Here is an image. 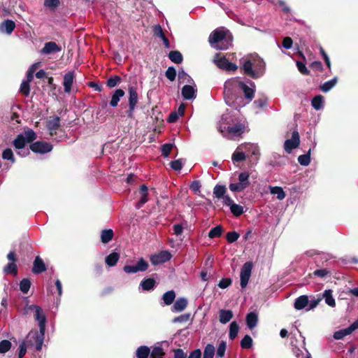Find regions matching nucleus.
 Listing matches in <instances>:
<instances>
[{
	"instance_id": "f257e3e1",
	"label": "nucleus",
	"mask_w": 358,
	"mask_h": 358,
	"mask_svg": "<svg viewBox=\"0 0 358 358\" xmlns=\"http://www.w3.org/2000/svg\"><path fill=\"white\" fill-rule=\"evenodd\" d=\"M255 92L252 81L244 82L241 77L231 78L224 85V99L230 107L238 110L252 101Z\"/></svg>"
},
{
	"instance_id": "f03ea898",
	"label": "nucleus",
	"mask_w": 358,
	"mask_h": 358,
	"mask_svg": "<svg viewBox=\"0 0 358 358\" xmlns=\"http://www.w3.org/2000/svg\"><path fill=\"white\" fill-rule=\"evenodd\" d=\"M243 73L253 79L262 77L266 71V63L257 55H248L239 60Z\"/></svg>"
},
{
	"instance_id": "7ed1b4c3",
	"label": "nucleus",
	"mask_w": 358,
	"mask_h": 358,
	"mask_svg": "<svg viewBox=\"0 0 358 358\" xmlns=\"http://www.w3.org/2000/svg\"><path fill=\"white\" fill-rule=\"evenodd\" d=\"M26 312L29 310L33 311L34 313V317L36 321L38 323L39 331H35L33 336V338L36 344V350L37 351H40L42 349L45 331V326H46V317L43 313L41 307L36 305H29L26 307Z\"/></svg>"
},
{
	"instance_id": "20e7f679",
	"label": "nucleus",
	"mask_w": 358,
	"mask_h": 358,
	"mask_svg": "<svg viewBox=\"0 0 358 358\" xmlns=\"http://www.w3.org/2000/svg\"><path fill=\"white\" fill-rule=\"evenodd\" d=\"M245 124L241 122L231 123V117L229 114L222 115L219 125V131L223 136L234 139L240 136L245 131Z\"/></svg>"
},
{
	"instance_id": "39448f33",
	"label": "nucleus",
	"mask_w": 358,
	"mask_h": 358,
	"mask_svg": "<svg viewBox=\"0 0 358 358\" xmlns=\"http://www.w3.org/2000/svg\"><path fill=\"white\" fill-rule=\"evenodd\" d=\"M209 43L218 50H227L232 43V36L229 30L222 27L213 31L209 36Z\"/></svg>"
},
{
	"instance_id": "423d86ee",
	"label": "nucleus",
	"mask_w": 358,
	"mask_h": 358,
	"mask_svg": "<svg viewBox=\"0 0 358 358\" xmlns=\"http://www.w3.org/2000/svg\"><path fill=\"white\" fill-rule=\"evenodd\" d=\"M37 138L36 133L31 129L24 130L22 134L17 136L13 141V145L15 149L21 150L27 143L34 141Z\"/></svg>"
},
{
	"instance_id": "0eeeda50",
	"label": "nucleus",
	"mask_w": 358,
	"mask_h": 358,
	"mask_svg": "<svg viewBox=\"0 0 358 358\" xmlns=\"http://www.w3.org/2000/svg\"><path fill=\"white\" fill-rule=\"evenodd\" d=\"M250 175L248 172H241L238 175V182L231 183L229 186V189L234 192H240L246 189L250 185Z\"/></svg>"
},
{
	"instance_id": "6e6552de",
	"label": "nucleus",
	"mask_w": 358,
	"mask_h": 358,
	"mask_svg": "<svg viewBox=\"0 0 358 358\" xmlns=\"http://www.w3.org/2000/svg\"><path fill=\"white\" fill-rule=\"evenodd\" d=\"M129 91V110L127 111L129 117H133L136 104L138 100V95L136 87L130 86Z\"/></svg>"
},
{
	"instance_id": "1a4fd4ad",
	"label": "nucleus",
	"mask_w": 358,
	"mask_h": 358,
	"mask_svg": "<svg viewBox=\"0 0 358 358\" xmlns=\"http://www.w3.org/2000/svg\"><path fill=\"white\" fill-rule=\"evenodd\" d=\"M213 61L217 66L222 70L235 71L238 69V66L236 64L230 62L225 56L220 57L217 55Z\"/></svg>"
},
{
	"instance_id": "9d476101",
	"label": "nucleus",
	"mask_w": 358,
	"mask_h": 358,
	"mask_svg": "<svg viewBox=\"0 0 358 358\" xmlns=\"http://www.w3.org/2000/svg\"><path fill=\"white\" fill-rule=\"evenodd\" d=\"M197 87L195 83L186 84L181 89V95L184 100L193 101L196 97Z\"/></svg>"
},
{
	"instance_id": "9b49d317",
	"label": "nucleus",
	"mask_w": 358,
	"mask_h": 358,
	"mask_svg": "<svg viewBox=\"0 0 358 358\" xmlns=\"http://www.w3.org/2000/svg\"><path fill=\"white\" fill-rule=\"evenodd\" d=\"M253 264L251 262H245L241 270V287L245 288L250 280Z\"/></svg>"
},
{
	"instance_id": "f8f14e48",
	"label": "nucleus",
	"mask_w": 358,
	"mask_h": 358,
	"mask_svg": "<svg viewBox=\"0 0 358 358\" xmlns=\"http://www.w3.org/2000/svg\"><path fill=\"white\" fill-rule=\"evenodd\" d=\"M148 268V264L141 258L135 265H125L123 270L127 273H135L138 271H145Z\"/></svg>"
},
{
	"instance_id": "ddd939ff",
	"label": "nucleus",
	"mask_w": 358,
	"mask_h": 358,
	"mask_svg": "<svg viewBox=\"0 0 358 358\" xmlns=\"http://www.w3.org/2000/svg\"><path fill=\"white\" fill-rule=\"evenodd\" d=\"M52 145L47 142L36 141L30 145V149L35 153L45 154L50 152L52 150Z\"/></svg>"
},
{
	"instance_id": "4468645a",
	"label": "nucleus",
	"mask_w": 358,
	"mask_h": 358,
	"mask_svg": "<svg viewBox=\"0 0 358 358\" xmlns=\"http://www.w3.org/2000/svg\"><path fill=\"white\" fill-rule=\"evenodd\" d=\"M299 134L297 131H294L292 134V138L285 141L284 148L287 153H290L294 149L299 146Z\"/></svg>"
},
{
	"instance_id": "2eb2a0df",
	"label": "nucleus",
	"mask_w": 358,
	"mask_h": 358,
	"mask_svg": "<svg viewBox=\"0 0 358 358\" xmlns=\"http://www.w3.org/2000/svg\"><path fill=\"white\" fill-rule=\"evenodd\" d=\"M171 258V253L167 250H163L150 257V262L153 265H158L168 262Z\"/></svg>"
},
{
	"instance_id": "dca6fc26",
	"label": "nucleus",
	"mask_w": 358,
	"mask_h": 358,
	"mask_svg": "<svg viewBox=\"0 0 358 358\" xmlns=\"http://www.w3.org/2000/svg\"><path fill=\"white\" fill-rule=\"evenodd\" d=\"M60 127V118L58 116H53L47 122V128L50 135L52 136L56 134L57 130Z\"/></svg>"
},
{
	"instance_id": "f3484780",
	"label": "nucleus",
	"mask_w": 358,
	"mask_h": 358,
	"mask_svg": "<svg viewBox=\"0 0 358 358\" xmlns=\"http://www.w3.org/2000/svg\"><path fill=\"white\" fill-rule=\"evenodd\" d=\"M15 28V23L11 20H5L0 24V32L10 35Z\"/></svg>"
},
{
	"instance_id": "a211bd4d",
	"label": "nucleus",
	"mask_w": 358,
	"mask_h": 358,
	"mask_svg": "<svg viewBox=\"0 0 358 358\" xmlns=\"http://www.w3.org/2000/svg\"><path fill=\"white\" fill-rule=\"evenodd\" d=\"M74 72L69 71L64 76V90L66 93H70L71 91V87L74 80Z\"/></svg>"
},
{
	"instance_id": "6ab92c4d",
	"label": "nucleus",
	"mask_w": 358,
	"mask_h": 358,
	"mask_svg": "<svg viewBox=\"0 0 358 358\" xmlns=\"http://www.w3.org/2000/svg\"><path fill=\"white\" fill-rule=\"evenodd\" d=\"M61 51V48L56 43L50 41L45 43L44 47L41 50V53L49 55Z\"/></svg>"
},
{
	"instance_id": "aec40b11",
	"label": "nucleus",
	"mask_w": 358,
	"mask_h": 358,
	"mask_svg": "<svg viewBox=\"0 0 358 358\" xmlns=\"http://www.w3.org/2000/svg\"><path fill=\"white\" fill-rule=\"evenodd\" d=\"M308 303V296L307 295H301L295 299L294 306L296 310H300L305 309L306 310Z\"/></svg>"
},
{
	"instance_id": "412c9836",
	"label": "nucleus",
	"mask_w": 358,
	"mask_h": 358,
	"mask_svg": "<svg viewBox=\"0 0 358 358\" xmlns=\"http://www.w3.org/2000/svg\"><path fill=\"white\" fill-rule=\"evenodd\" d=\"M156 285V281L151 278H144L139 285V290L150 291L154 289Z\"/></svg>"
},
{
	"instance_id": "4be33fe9",
	"label": "nucleus",
	"mask_w": 358,
	"mask_h": 358,
	"mask_svg": "<svg viewBox=\"0 0 358 358\" xmlns=\"http://www.w3.org/2000/svg\"><path fill=\"white\" fill-rule=\"evenodd\" d=\"M46 270V266L43 261V259L37 256L34 262V266L32 268V272L35 274L41 273L42 272Z\"/></svg>"
},
{
	"instance_id": "5701e85b",
	"label": "nucleus",
	"mask_w": 358,
	"mask_h": 358,
	"mask_svg": "<svg viewBox=\"0 0 358 358\" xmlns=\"http://www.w3.org/2000/svg\"><path fill=\"white\" fill-rule=\"evenodd\" d=\"M233 315L231 310L221 309L219 311V321L222 324H227L232 319Z\"/></svg>"
},
{
	"instance_id": "b1692460",
	"label": "nucleus",
	"mask_w": 358,
	"mask_h": 358,
	"mask_svg": "<svg viewBox=\"0 0 358 358\" xmlns=\"http://www.w3.org/2000/svg\"><path fill=\"white\" fill-rule=\"evenodd\" d=\"M124 91L122 89H117L115 90L112 94L110 105L112 107H116L118 105V102L120 99L124 96Z\"/></svg>"
},
{
	"instance_id": "393cba45",
	"label": "nucleus",
	"mask_w": 358,
	"mask_h": 358,
	"mask_svg": "<svg viewBox=\"0 0 358 358\" xmlns=\"http://www.w3.org/2000/svg\"><path fill=\"white\" fill-rule=\"evenodd\" d=\"M258 322V317L255 313H250L246 315V324L250 329H254Z\"/></svg>"
},
{
	"instance_id": "a878e982",
	"label": "nucleus",
	"mask_w": 358,
	"mask_h": 358,
	"mask_svg": "<svg viewBox=\"0 0 358 358\" xmlns=\"http://www.w3.org/2000/svg\"><path fill=\"white\" fill-rule=\"evenodd\" d=\"M187 305V301L185 298H178L174 303L172 308L173 312L182 311Z\"/></svg>"
},
{
	"instance_id": "bb28decb",
	"label": "nucleus",
	"mask_w": 358,
	"mask_h": 358,
	"mask_svg": "<svg viewBox=\"0 0 358 358\" xmlns=\"http://www.w3.org/2000/svg\"><path fill=\"white\" fill-rule=\"evenodd\" d=\"M268 188L270 189V193L271 194L276 195V197L278 200H282L285 198L286 194L281 187L269 186Z\"/></svg>"
},
{
	"instance_id": "cd10ccee",
	"label": "nucleus",
	"mask_w": 358,
	"mask_h": 358,
	"mask_svg": "<svg viewBox=\"0 0 358 358\" xmlns=\"http://www.w3.org/2000/svg\"><path fill=\"white\" fill-rule=\"evenodd\" d=\"M178 80L179 83H186V84H193L194 83L192 78L189 76L183 69L179 71L178 72Z\"/></svg>"
},
{
	"instance_id": "c85d7f7f",
	"label": "nucleus",
	"mask_w": 358,
	"mask_h": 358,
	"mask_svg": "<svg viewBox=\"0 0 358 358\" xmlns=\"http://www.w3.org/2000/svg\"><path fill=\"white\" fill-rule=\"evenodd\" d=\"M337 81V78L334 77L331 80L325 82L320 86L321 91L324 93L328 92L336 85Z\"/></svg>"
},
{
	"instance_id": "c756f323",
	"label": "nucleus",
	"mask_w": 358,
	"mask_h": 358,
	"mask_svg": "<svg viewBox=\"0 0 358 358\" xmlns=\"http://www.w3.org/2000/svg\"><path fill=\"white\" fill-rule=\"evenodd\" d=\"M120 259L119 253L113 252L106 257V264L108 266H114Z\"/></svg>"
},
{
	"instance_id": "7c9ffc66",
	"label": "nucleus",
	"mask_w": 358,
	"mask_h": 358,
	"mask_svg": "<svg viewBox=\"0 0 358 358\" xmlns=\"http://www.w3.org/2000/svg\"><path fill=\"white\" fill-rule=\"evenodd\" d=\"M241 146H238L232 155L231 159L234 163L241 162L245 159V154L243 151H241Z\"/></svg>"
},
{
	"instance_id": "2f4dec72",
	"label": "nucleus",
	"mask_w": 358,
	"mask_h": 358,
	"mask_svg": "<svg viewBox=\"0 0 358 358\" xmlns=\"http://www.w3.org/2000/svg\"><path fill=\"white\" fill-rule=\"evenodd\" d=\"M227 192V188L224 185H217L213 189V195L217 199H222Z\"/></svg>"
},
{
	"instance_id": "473e14b6",
	"label": "nucleus",
	"mask_w": 358,
	"mask_h": 358,
	"mask_svg": "<svg viewBox=\"0 0 358 358\" xmlns=\"http://www.w3.org/2000/svg\"><path fill=\"white\" fill-rule=\"evenodd\" d=\"M323 297L324 298L325 303L331 306L334 307L336 306L335 299L332 295V291L331 289H327L323 293Z\"/></svg>"
},
{
	"instance_id": "72a5a7b5",
	"label": "nucleus",
	"mask_w": 358,
	"mask_h": 358,
	"mask_svg": "<svg viewBox=\"0 0 358 358\" xmlns=\"http://www.w3.org/2000/svg\"><path fill=\"white\" fill-rule=\"evenodd\" d=\"M169 58L175 64H180L183 59L182 54L177 50L171 51L169 54Z\"/></svg>"
},
{
	"instance_id": "f704fd0d",
	"label": "nucleus",
	"mask_w": 358,
	"mask_h": 358,
	"mask_svg": "<svg viewBox=\"0 0 358 358\" xmlns=\"http://www.w3.org/2000/svg\"><path fill=\"white\" fill-rule=\"evenodd\" d=\"M239 331V326L236 322L233 321L229 325V338L233 341L238 335Z\"/></svg>"
},
{
	"instance_id": "c9c22d12",
	"label": "nucleus",
	"mask_w": 358,
	"mask_h": 358,
	"mask_svg": "<svg viewBox=\"0 0 358 358\" xmlns=\"http://www.w3.org/2000/svg\"><path fill=\"white\" fill-rule=\"evenodd\" d=\"M150 353V348L147 346H140L136 352L137 358H148Z\"/></svg>"
},
{
	"instance_id": "e433bc0d",
	"label": "nucleus",
	"mask_w": 358,
	"mask_h": 358,
	"mask_svg": "<svg viewBox=\"0 0 358 358\" xmlns=\"http://www.w3.org/2000/svg\"><path fill=\"white\" fill-rule=\"evenodd\" d=\"M176 298V294L173 290L165 292L162 296V299L166 305H171Z\"/></svg>"
},
{
	"instance_id": "4c0bfd02",
	"label": "nucleus",
	"mask_w": 358,
	"mask_h": 358,
	"mask_svg": "<svg viewBox=\"0 0 358 358\" xmlns=\"http://www.w3.org/2000/svg\"><path fill=\"white\" fill-rule=\"evenodd\" d=\"M113 237V231L112 229H104L101 231V239L103 243H107L112 240Z\"/></svg>"
},
{
	"instance_id": "58836bf2",
	"label": "nucleus",
	"mask_w": 358,
	"mask_h": 358,
	"mask_svg": "<svg viewBox=\"0 0 358 358\" xmlns=\"http://www.w3.org/2000/svg\"><path fill=\"white\" fill-rule=\"evenodd\" d=\"M231 213L236 217L241 215L244 213L243 207L239 204L233 203L230 206Z\"/></svg>"
},
{
	"instance_id": "ea45409f",
	"label": "nucleus",
	"mask_w": 358,
	"mask_h": 358,
	"mask_svg": "<svg viewBox=\"0 0 358 358\" xmlns=\"http://www.w3.org/2000/svg\"><path fill=\"white\" fill-rule=\"evenodd\" d=\"M310 152L311 149L310 148L308 152L305 155H301L298 157L299 163L304 166H308L310 162Z\"/></svg>"
},
{
	"instance_id": "a19ab883",
	"label": "nucleus",
	"mask_w": 358,
	"mask_h": 358,
	"mask_svg": "<svg viewBox=\"0 0 358 358\" xmlns=\"http://www.w3.org/2000/svg\"><path fill=\"white\" fill-rule=\"evenodd\" d=\"M312 106L317 110H320L323 107V96L317 95L312 99Z\"/></svg>"
},
{
	"instance_id": "79ce46f5",
	"label": "nucleus",
	"mask_w": 358,
	"mask_h": 358,
	"mask_svg": "<svg viewBox=\"0 0 358 358\" xmlns=\"http://www.w3.org/2000/svg\"><path fill=\"white\" fill-rule=\"evenodd\" d=\"M223 229L221 225H217L211 229L208 233V237L213 238L215 237H220L222 234Z\"/></svg>"
},
{
	"instance_id": "37998d69",
	"label": "nucleus",
	"mask_w": 358,
	"mask_h": 358,
	"mask_svg": "<svg viewBox=\"0 0 358 358\" xmlns=\"http://www.w3.org/2000/svg\"><path fill=\"white\" fill-rule=\"evenodd\" d=\"M215 347L212 344H208L204 349L203 358H213Z\"/></svg>"
},
{
	"instance_id": "c03bdc74",
	"label": "nucleus",
	"mask_w": 358,
	"mask_h": 358,
	"mask_svg": "<svg viewBox=\"0 0 358 358\" xmlns=\"http://www.w3.org/2000/svg\"><path fill=\"white\" fill-rule=\"evenodd\" d=\"M30 287L31 281L28 278H24L20 282V289L24 294L29 292Z\"/></svg>"
},
{
	"instance_id": "a18cd8bd",
	"label": "nucleus",
	"mask_w": 358,
	"mask_h": 358,
	"mask_svg": "<svg viewBox=\"0 0 358 358\" xmlns=\"http://www.w3.org/2000/svg\"><path fill=\"white\" fill-rule=\"evenodd\" d=\"M352 332L348 327L337 331L334 334V338L336 340H340L343 338L345 336L350 335Z\"/></svg>"
},
{
	"instance_id": "49530a36",
	"label": "nucleus",
	"mask_w": 358,
	"mask_h": 358,
	"mask_svg": "<svg viewBox=\"0 0 358 358\" xmlns=\"http://www.w3.org/2000/svg\"><path fill=\"white\" fill-rule=\"evenodd\" d=\"M3 272L5 273H11L16 275L17 273V265L15 263L10 262L4 268Z\"/></svg>"
},
{
	"instance_id": "de8ad7c7",
	"label": "nucleus",
	"mask_w": 358,
	"mask_h": 358,
	"mask_svg": "<svg viewBox=\"0 0 358 358\" xmlns=\"http://www.w3.org/2000/svg\"><path fill=\"white\" fill-rule=\"evenodd\" d=\"M241 346L244 349H249L252 346V339L249 335H245L241 341Z\"/></svg>"
},
{
	"instance_id": "09e8293b",
	"label": "nucleus",
	"mask_w": 358,
	"mask_h": 358,
	"mask_svg": "<svg viewBox=\"0 0 358 358\" xmlns=\"http://www.w3.org/2000/svg\"><path fill=\"white\" fill-rule=\"evenodd\" d=\"M227 348V343L225 341H222L217 349L216 357L217 358H222L224 356Z\"/></svg>"
},
{
	"instance_id": "8fccbe9b",
	"label": "nucleus",
	"mask_w": 358,
	"mask_h": 358,
	"mask_svg": "<svg viewBox=\"0 0 358 358\" xmlns=\"http://www.w3.org/2000/svg\"><path fill=\"white\" fill-rule=\"evenodd\" d=\"M121 82V78L118 76H113L107 80V86L110 88H113Z\"/></svg>"
},
{
	"instance_id": "3c124183",
	"label": "nucleus",
	"mask_w": 358,
	"mask_h": 358,
	"mask_svg": "<svg viewBox=\"0 0 358 358\" xmlns=\"http://www.w3.org/2000/svg\"><path fill=\"white\" fill-rule=\"evenodd\" d=\"M2 158L10 161L12 164L15 162L13 152L10 148H6L3 151Z\"/></svg>"
},
{
	"instance_id": "603ef678",
	"label": "nucleus",
	"mask_w": 358,
	"mask_h": 358,
	"mask_svg": "<svg viewBox=\"0 0 358 358\" xmlns=\"http://www.w3.org/2000/svg\"><path fill=\"white\" fill-rule=\"evenodd\" d=\"M185 164V161L182 159L171 162L170 166L175 171H180Z\"/></svg>"
},
{
	"instance_id": "864d4df0",
	"label": "nucleus",
	"mask_w": 358,
	"mask_h": 358,
	"mask_svg": "<svg viewBox=\"0 0 358 358\" xmlns=\"http://www.w3.org/2000/svg\"><path fill=\"white\" fill-rule=\"evenodd\" d=\"M12 344L8 340H3L0 342V353L4 354L11 348Z\"/></svg>"
},
{
	"instance_id": "5fc2aeb1",
	"label": "nucleus",
	"mask_w": 358,
	"mask_h": 358,
	"mask_svg": "<svg viewBox=\"0 0 358 358\" xmlns=\"http://www.w3.org/2000/svg\"><path fill=\"white\" fill-rule=\"evenodd\" d=\"M59 5V0H44V6L52 10H55Z\"/></svg>"
},
{
	"instance_id": "6e6d98bb",
	"label": "nucleus",
	"mask_w": 358,
	"mask_h": 358,
	"mask_svg": "<svg viewBox=\"0 0 358 358\" xmlns=\"http://www.w3.org/2000/svg\"><path fill=\"white\" fill-rule=\"evenodd\" d=\"M165 76L170 81H173L176 77V69L173 66H169L165 72Z\"/></svg>"
},
{
	"instance_id": "4d7b16f0",
	"label": "nucleus",
	"mask_w": 358,
	"mask_h": 358,
	"mask_svg": "<svg viewBox=\"0 0 358 358\" xmlns=\"http://www.w3.org/2000/svg\"><path fill=\"white\" fill-rule=\"evenodd\" d=\"M153 34L161 39L166 37L162 27L159 24L155 25L152 29Z\"/></svg>"
},
{
	"instance_id": "13d9d810",
	"label": "nucleus",
	"mask_w": 358,
	"mask_h": 358,
	"mask_svg": "<svg viewBox=\"0 0 358 358\" xmlns=\"http://www.w3.org/2000/svg\"><path fill=\"white\" fill-rule=\"evenodd\" d=\"M163 349L160 347H155L152 349L150 355L152 358H162L164 356Z\"/></svg>"
},
{
	"instance_id": "bf43d9fd",
	"label": "nucleus",
	"mask_w": 358,
	"mask_h": 358,
	"mask_svg": "<svg viewBox=\"0 0 358 358\" xmlns=\"http://www.w3.org/2000/svg\"><path fill=\"white\" fill-rule=\"evenodd\" d=\"M29 82L23 80L20 85V92L26 96L29 94Z\"/></svg>"
},
{
	"instance_id": "052dcab7",
	"label": "nucleus",
	"mask_w": 358,
	"mask_h": 358,
	"mask_svg": "<svg viewBox=\"0 0 358 358\" xmlns=\"http://www.w3.org/2000/svg\"><path fill=\"white\" fill-rule=\"evenodd\" d=\"M266 104H267V98L264 97V96L259 98L253 102V105L255 106V108H262L264 107L265 106H266Z\"/></svg>"
},
{
	"instance_id": "680f3d73",
	"label": "nucleus",
	"mask_w": 358,
	"mask_h": 358,
	"mask_svg": "<svg viewBox=\"0 0 358 358\" xmlns=\"http://www.w3.org/2000/svg\"><path fill=\"white\" fill-rule=\"evenodd\" d=\"M27 343L25 341H22L19 344V353H18V357L22 358L26 352H27Z\"/></svg>"
},
{
	"instance_id": "e2e57ef3",
	"label": "nucleus",
	"mask_w": 358,
	"mask_h": 358,
	"mask_svg": "<svg viewBox=\"0 0 358 358\" xmlns=\"http://www.w3.org/2000/svg\"><path fill=\"white\" fill-rule=\"evenodd\" d=\"M239 234L236 231H229L227 234V240L229 243H234L239 238Z\"/></svg>"
},
{
	"instance_id": "0e129e2a",
	"label": "nucleus",
	"mask_w": 358,
	"mask_h": 358,
	"mask_svg": "<svg viewBox=\"0 0 358 358\" xmlns=\"http://www.w3.org/2000/svg\"><path fill=\"white\" fill-rule=\"evenodd\" d=\"M321 300H322L321 298H318V299H315V297L311 298V299L309 300V303H308V308H306V311H309V310H313L315 308H316Z\"/></svg>"
},
{
	"instance_id": "69168bd1",
	"label": "nucleus",
	"mask_w": 358,
	"mask_h": 358,
	"mask_svg": "<svg viewBox=\"0 0 358 358\" xmlns=\"http://www.w3.org/2000/svg\"><path fill=\"white\" fill-rule=\"evenodd\" d=\"M173 148V144L166 143L162 146V154L164 157H167Z\"/></svg>"
},
{
	"instance_id": "338daca9",
	"label": "nucleus",
	"mask_w": 358,
	"mask_h": 358,
	"mask_svg": "<svg viewBox=\"0 0 358 358\" xmlns=\"http://www.w3.org/2000/svg\"><path fill=\"white\" fill-rule=\"evenodd\" d=\"M189 314L187 313V314H182V315H180L176 317H175L173 320V323H183V322H186L189 320Z\"/></svg>"
},
{
	"instance_id": "774afa93",
	"label": "nucleus",
	"mask_w": 358,
	"mask_h": 358,
	"mask_svg": "<svg viewBox=\"0 0 358 358\" xmlns=\"http://www.w3.org/2000/svg\"><path fill=\"white\" fill-rule=\"evenodd\" d=\"M296 66H297L299 72L301 73H302L303 75H308L309 74V73H310L309 70L307 69V67L303 62L297 61Z\"/></svg>"
}]
</instances>
